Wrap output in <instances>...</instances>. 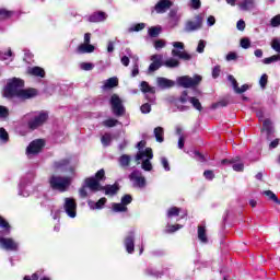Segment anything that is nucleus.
<instances>
[{"instance_id": "obj_15", "label": "nucleus", "mask_w": 280, "mask_h": 280, "mask_svg": "<svg viewBox=\"0 0 280 280\" xmlns=\"http://www.w3.org/2000/svg\"><path fill=\"white\" fill-rule=\"evenodd\" d=\"M130 202H132V196L125 195L121 198L120 203L112 205V209L115 213H124V212L128 211V205H130Z\"/></svg>"}, {"instance_id": "obj_43", "label": "nucleus", "mask_w": 280, "mask_h": 280, "mask_svg": "<svg viewBox=\"0 0 280 280\" xmlns=\"http://www.w3.org/2000/svg\"><path fill=\"white\" fill-rule=\"evenodd\" d=\"M8 117H10V109L0 105V119H8Z\"/></svg>"}, {"instance_id": "obj_21", "label": "nucleus", "mask_w": 280, "mask_h": 280, "mask_svg": "<svg viewBox=\"0 0 280 280\" xmlns=\"http://www.w3.org/2000/svg\"><path fill=\"white\" fill-rule=\"evenodd\" d=\"M183 220L184 218H187V211L182 210L180 208L173 207L167 210V218L168 220H172V218L178 217Z\"/></svg>"}, {"instance_id": "obj_32", "label": "nucleus", "mask_w": 280, "mask_h": 280, "mask_svg": "<svg viewBox=\"0 0 280 280\" xmlns=\"http://www.w3.org/2000/svg\"><path fill=\"white\" fill-rule=\"evenodd\" d=\"M119 84L117 77L109 78L105 81L103 89H115Z\"/></svg>"}, {"instance_id": "obj_25", "label": "nucleus", "mask_w": 280, "mask_h": 280, "mask_svg": "<svg viewBox=\"0 0 280 280\" xmlns=\"http://www.w3.org/2000/svg\"><path fill=\"white\" fill-rule=\"evenodd\" d=\"M95 46L91 44H80L77 48V54H93Z\"/></svg>"}, {"instance_id": "obj_48", "label": "nucleus", "mask_w": 280, "mask_h": 280, "mask_svg": "<svg viewBox=\"0 0 280 280\" xmlns=\"http://www.w3.org/2000/svg\"><path fill=\"white\" fill-rule=\"evenodd\" d=\"M271 49H273V51H277L278 54H280V38H273L271 40Z\"/></svg>"}, {"instance_id": "obj_16", "label": "nucleus", "mask_w": 280, "mask_h": 280, "mask_svg": "<svg viewBox=\"0 0 280 280\" xmlns=\"http://www.w3.org/2000/svg\"><path fill=\"white\" fill-rule=\"evenodd\" d=\"M179 102L182 104H187V102L191 103L194 108H196V110H202V104H200V101L194 96H189L187 94V91H184L179 97Z\"/></svg>"}, {"instance_id": "obj_63", "label": "nucleus", "mask_w": 280, "mask_h": 280, "mask_svg": "<svg viewBox=\"0 0 280 280\" xmlns=\"http://www.w3.org/2000/svg\"><path fill=\"white\" fill-rule=\"evenodd\" d=\"M170 19H180L182 15L178 14V10L172 9L168 13Z\"/></svg>"}, {"instance_id": "obj_34", "label": "nucleus", "mask_w": 280, "mask_h": 280, "mask_svg": "<svg viewBox=\"0 0 280 280\" xmlns=\"http://www.w3.org/2000/svg\"><path fill=\"white\" fill-rule=\"evenodd\" d=\"M142 30H145V23L131 24L127 32L132 34V32H141Z\"/></svg>"}, {"instance_id": "obj_9", "label": "nucleus", "mask_w": 280, "mask_h": 280, "mask_svg": "<svg viewBox=\"0 0 280 280\" xmlns=\"http://www.w3.org/2000/svg\"><path fill=\"white\" fill-rule=\"evenodd\" d=\"M109 104L112 106V113L116 117H121L126 113V107H124V101L117 94H113L109 100Z\"/></svg>"}, {"instance_id": "obj_5", "label": "nucleus", "mask_w": 280, "mask_h": 280, "mask_svg": "<svg viewBox=\"0 0 280 280\" xmlns=\"http://www.w3.org/2000/svg\"><path fill=\"white\" fill-rule=\"evenodd\" d=\"M49 184L52 189L63 192L71 187V177L51 176Z\"/></svg>"}, {"instance_id": "obj_51", "label": "nucleus", "mask_w": 280, "mask_h": 280, "mask_svg": "<svg viewBox=\"0 0 280 280\" xmlns=\"http://www.w3.org/2000/svg\"><path fill=\"white\" fill-rule=\"evenodd\" d=\"M205 47H207V42L205 39L199 40L197 46V52L205 54Z\"/></svg>"}, {"instance_id": "obj_22", "label": "nucleus", "mask_w": 280, "mask_h": 280, "mask_svg": "<svg viewBox=\"0 0 280 280\" xmlns=\"http://www.w3.org/2000/svg\"><path fill=\"white\" fill-rule=\"evenodd\" d=\"M106 19H108V14L104 11L94 12L89 16L90 23H102L106 21Z\"/></svg>"}, {"instance_id": "obj_1", "label": "nucleus", "mask_w": 280, "mask_h": 280, "mask_svg": "<svg viewBox=\"0 0 280 280\" xmlns=\"http://www.w3.org/2000/svg\"><path fill=\"white\" fill-rule=\"evenodd\" d=\"M25 82L19 78L10 79L4 89L5 97H16L18 100L25 101L36 97V90L34 89H23Z\"/></svg>"}, {"instance_id": "obj_49", "label": "nucleus", "mask_w": 280, "mask_h": 280, "mask_svg": "<svg viewBox=\"0 0 280 280\" xmlns=\"http://www.w3.org/2000/svg\"><path fill=\"white\" fill-rule=\"evenodd\" d=\"M178 23H180V18H170L168 27L174 30V27H178Z\"/></svg>"}, {"instance_id": "obj_10", "label": "nucleus", "mask_w": 280, "mask_h": 280, "mask_svg": "<svg viewBox=\"0 0 280 280\" xmlns=\"http://www.w3.org/2000/svg\"><path fill=\"white\" fill-rule=\"evenodd\" d=\"M34 180V175L28 174L23 177L19 185V196H23V198H28L32 189V182Z\"/></svg>"}, {"instance_id": "obj_27", "label": "nucleus", "mask_w": 280, "mask_h": 280, "mask_svg": "<svg viewBox=\"0 0 280 280\" xmlns=\"http://www.w3.org/2000/svg\"><path fill=\"white\" fill-rule=\"evenodd\" d=\"M102 191H105V196H115L119 191V185H106L103 187Z\"/></svg>"}, {"instance_id": "obj_50", "label": "nucleus", "mask_w": 280, "mask_h": 280, "mask_svg": "<svg viewBox=\"0 0 280 280\" xmlns=\"http://www.w3.org/2000/svg\"><path fill=\"white\" fill-rule=\"evenodd\" d=\"M242 49H250V39L248 37H243L241 39Z\"/></svg>"}, {"instance_id": "obj_46", "label": "nucleus", "mask_w": 280, "mask_h": 280, "mask_svg": "<svg viewBox=\"0 0 280 280\" xmlns=\"http://www.w3.org/2000/svg\"><path fill=\"white\" fill-rule=\"evenodd\" d=\"M80 69H82V71H93V69H95V65L91 62H81Z\"/></svg>"}, {"instance_id": "obj_29", "label": "nucleus", "mask_w": 280, "mask_h": 280, "mask_svg": "<svg viewBox=\"0 0 280 280\" xmlns=\"http://www.w3.org/2000/svg\"><path fill=\"white\" fill-rule=\"evenodd\" d=\"M113 139H115V136L110 132H106L101 137V143L103 148H108L110 143H113Z\"/></svg>"}, {"instance_id": "obj_64", "label": "nucleus", "mask_w": 280, "mask_h": 280, "mask_svg": "<svg viewBox=\"0 0 280 280\" xmlns=\"http://www.w3.org/2000/svg\"><path fill=\"white\" fill-rule=\"evenodd\" d=\"M207 25H208V27H213V25H215V16H213V15L208 16Z\"/></svg>"}, {"instance_id": "obj_58", "label": "nucleus", "mask_w": 280, "mask_h": 280, "mask_svg": "<svg viewBox=\"0 0 280 280\" xmlns=\"http://www.w3.org/2000/svg\"><path fill=\"white\" fill-rule=\"evenodd\" d=\"M259 84L261 89H266V85L268 84V74H262L260 77Z\"/></svg>"}, {"instance_id": "obj_28", "label": "nucleus", "mask_w": 280, "mask_h": 280, "mask_svg": "<svg viewBox=\"0 0 280 280\" xmlns=\"http://www.w3.org/2000/svg\"><path fill=\"white\" fill-rule=\"evenodd\" d=\"M104 205H106V198H101L97 202L93 200L88 201V206L90 209L95 210V209H104Z\"/></svg>"}, {"instance_id": "obj_54", "label": "nucleus", "mask_w": 280, "mask_h": 280, "mask_svg": "<svg viewBox=\"0 0 280 280\" xmlns=\"http://www.w3.org/2000/svg\"><path fill=\"white\" fill-rule=\"evenodd\" d=\"M141 113H143V115H148V113H150L152 110V106L150 105V103H145L140 107Z\"/></svg>"}, {"instance_id": "obj_57", "label": "nucleus", "mask_w": 280, "mask_h": 280, "mask_svg": "<svg viewBox=\"0 0 280 280\" xmlns=\"http://www.w3.org/2000/svg\"><path fill=\"white\" fill-rule=\"evenodd\" d=\"M183 225L180 224H175V225H167V233H176V231H179V229L182 228Z\"/></svg>"}, {"instance_id": "obj_7", "label": "nucleus", "mask_w": 280, "mask_h": 280, "mask_svg": "<svg viewBox=\"0 0 280 280\" xmlns=\"http://www.w3.org/2000/svg\"><path fill=\"white\" fill-rule=\"evenodd\" d=\"M202 82V77L196 74L192 78L189 75L178 77L176 83L183 89H195Z\"/></svg>"}, {"instance_id": "obj_24", "label": "nucleus", "mask_w": 280, "mask_h": 280, "mask_svg": "<svg viewBox=\"0 0 280 280\" xmlns=\"http://www.w3.org/2000/svg\"><path fill=\"white\" fill-rule=\"evenodd\" d=\"M226 163L232 164V170H234V172H244V163L237 162V159H232V160L224 159L221 161V165H226Z\"/></svg>"}, {"instance_id": "obj_17", "label": "nucleus", "mask_w": 280, "mask_h": 280, "mask_svg": "<svg viewBox=\"0 0 280 280\" xmlns=\"http://www.w3.org/2000/svg\"><path fill=\"white\" fill-rule=\"evenodd\" d=\"M140 91H142V93H145V98L149 101V102H154L155 100V96H154V93H156V89L155 88H152L150 86V84L145 81H142L140 83Z\"/></svg>"}, {"instance_id": "obj_14", "label": "nucleus", "mask_w": 280, "mask_h": 280, "mask_svg": "<svg viewBox=\"0 0 280 280\" xmlns=\"http://www.w3.org/2000/svg\"><path fill=\"white\" fill-rule=\"evenodd\" d=\"M129 180L132 183V186L137 187L138 189L145 188L147 182H145V177L143 176V173H141V171H133L129 175Z\"/></svg>"}, {"instance_id": "obj_59", "label": "nucleus", "mask_w": 280, "mask_h": 280, "mask_svg": "<svg viewBox=\"0 0 280 280\" xmlns=\"http://www.w3.org/2000/svg\"><path fill=\"white\" fill-rule=\"evenodd\" d=\"M151 61L158 62V65H162L161 62H163V55H152Z\"/></svg>"}, {"instance_id": "obj_26", "label": "nucleus", "mask_w": 280, "mask_h": 280, "mask_svg": "<svg viewBox=\"0 0 280 280\" xmlns=\"http://www.w3.org/2000/svg\"><path fill=\"white\" fill-rule=\"evenodd\" d=\"M198 240L201 244H209V237L207 236V228L199 225L198 226Z\"/></svg>"}, {"instance_id": "obj_35", "label": "nucleus", "mask_w": 280, "mask_h": 280, "mask_svg": "<svg viewBox=\"0 0 280 280\" xmlns=\"http://www.w3.org/2000/svg\"><path fill=\"white\" fill-rule=\"evenodd\" d=\"M132 160V158L128 154H124L119 158V165L120 167H128V165H130V161Z\"/></svg>"}, {"instance_id": "obj_40", "label": "nucleus", "mask_w": 280, "mask_h": 280, "mask_svg": "<svg viewBox=\"0 0 280 280\" xmlns=\"http://www.w3.org/2000/svg\"><path fill=\"white\" fill-rule=\"evenodd\" d=\"M264 195L267 196L269 198V200H272L273 202H276V205H280L279 198L271 190H265Z\"/></svg>"}, {"instance_id": "obj_56", "label": "nucleus", "mask_w": 280, "mask_h": 280, "mask_svg": "<svg viewBox=\"0 0 280 280\" xmlns=\"http://www.w3.org/2000/svg\"><path fill=\"white\" fill-rule=\"evenodd\" d=\"M12 58V50L9 49L7 52L0 51V60H8Z\"/></svg>"}, {"instance_id": "obj_8", "label": "nucleus", "mask_w": 280, "mask_h": 280, "mask_svg": "<svg viewBox=\"0 0 280 280\" xmlns=\"http://www.w3.org/2000/svg\"><path fill=\"white\" fill-rule=\"evenodd\" d=\"M205 22V15L202 13L195 15L192 20H188L185 23L184 32L191 34V32H198L202 30V23Z\"/></svg>"}, {"instance_id": "obj_44", "label": "nucleus", "mask_w": 280, "mask_h": 280, "mask_svg": "<svg viewBox=\"0 0 280 280\" xmlns=\"http://www.w3.org/2000/svg\"><path fill=\"white\" fill-rule=\"evenodd\" d=\"M10 140V136L8 135V131L4 128H0V141L2 143H8Z\"/></svg>"}, {"instance_id": "obj_31", "label": "nucleus", "mask_w": 280, "mask_h": 280, "mask_svg": "<svg viewBox=\"0 0 280 280\" xmlns=\"http://www.w3.org/2000/svg\"><path fill=\"white\" fill-rule=\"evenodd\" d=\"M153 135L158 141V143H163L164 141V135H165V130L163 129V127H156L154 130H153Z\"/></svg>"}, {"instance_id": "obj_23", "label": "nucleus", "mask_w": 280, "mask_h": 280, "mask_svg": "<svg viewBox=\"0 0 280 280\" xmlns=\"http://www.w3.org/2000/svg\"><path fill=\"white\" fill-rule=\"evenodd\" d=\"M156 84L159 86V89H172V86L176 85V82H174L173 80H170L167 78H163V77H159L156 79Z\"/></svg>"}, {"instance_id": "obj_6", "label": "nucleus", "mask_w": 280, "mask_h": 280, "mask_svg": "<svg viewBox=\"0 0 280 280\" xmlns=\"http://www.w3.org/2000/svg\"><path fill=\"white\" fill-rule=\"evenodd\" d=\"M104 176H105L104 168H101L95 174V177H89L85 179V187L90 189V191H102V189H104V186L100 185V180H102Z\"/></svg>"}, {"instance_id": "obj_38", "label": "nucleus", "mask_w": 280, "mask_h": 280, "mask_svg": "<svg viewBox=\"0 0 280 280\" xmlns=\"http://www.w3.org/2000/svg\"><path fill=\"white\" fill-rule=\"evenodd\" d=\"M178 65H180V62L178 61V59H174V58H170L164 62V66L168 67L170 69H174L178 67Z\"/></svg>"}, {"instance_id": "obj_41", "label": "nucleus", "mask_w": 280, "mask_h": 280, "mask_svg": "<svg viewBox=\"0 0 280 280\" xmlns=\"http://www.w3.org/2000/svg\"><path fill=\"white\" fill-rule=\"evenodd\" d=\"M280 60V55H273L262 59V65H272V62H278Z\"/></svg>"}, {"instance_id": "obj_42", "label": "nucleus", "mask_w": 280, "mask_h": 280, "mask_svg": "<svg viewBox=\"0 0 280 280\" xmlns=\"http://www.w3.org/2000/svg\"><path fill=\"white\" fill-rule=\"evenodd\" d=\"M159 34H161V26H152L149 28V36H151V38H156Z\"/></svg>"}, {"instance_id": "obj_62", "label": "nucleus", "mask_w": 280, "mask_h": 280, "mask_svg": "<svg viewBox=\"0 0 280 280\" xmlns=\"http://www.w3.org/2000/svg\"><path fill=\"white\" fill-rule=\"evenodd\" d=\"M161 164L164 167L165 172H170V161H167V158H161Z\"/></svg>"}, {"instance_id": "obj_53", "label": "nucleus", "mask_w": 280, "mask_h": 280, "mask_svg": "<svg viewBox=\"0 0 280 280\" xmlns=\"http://www.w3.org/2000/svg\"><path fill=\"white\" fill-rule=\"evenodd\" d=\"M162 63L159 62H153L149 66V73H152L154 71H159V69H161Z\"/></svg>"}, {"instance_id": "obj_12", "label": "nucleus", "mask_w": 280, "mask_h": 280, "mask_svg": "<svg viewBox=\"0 0 280 280\" xmlns=\"http://www.w3.org/2000/svg\"><path fill=\"white\" fill-rule=\"evenodd\" d=\"M63 211L68 218H75L78 215V203L75 199L67 197L63 199Z\"/></svg>"}, {"instance_id": "obj_60", "label": "nucleus", "mask_w": 280, "mask_h": 280, "mask_svg": "<svg viewBox=\"0 0 280 280\" xmlns=\"http://www.w3.org/2000/svg\"><path fill=\"white\" fill-rule=\"evenodd\" d=\"M10 16H12V12L0 9V19H10Z\"/></svg>"}, {"instance_id": "obj_18", "label": "nucleus", "mask_w": 280, "mask_h": 280, "mask_svg": "<svg viewBox=\"0 0 280 280\" xmlns=\"http://www.w3.org/2000/svg\"><path fill=\"white\" fill-rule=\"evenodd\" d=\"M236 5L242 12H250L257 8V0H237Z\"/></svg>"}, {"instance_id": "obj_19", "label": "nucleus", "mask_w": 280, "mask_h": 280, "mask_svg": "<svg viewBox=\"0 0 280 280\" xmlns=\"http://www.w3.org/2000/svg\"><path fill=\"white\" fill-rule=\"evenodd\" d=\"M173 2L172 0H160L155 5L154 10L156 14H165L170 8H172Z\"/></svg>"}, {"instance_id": "obj_47", "label": "nucleus", "mask_w": 280, "mask_h": 280, "mask_svg": "<svg viewBox=\"0 0 280 280\" xmlns=\"http://www.w3.org/2000/svg\"><path fill=\"white\" fill-rule=\"evenodd\" d=\"M43 272H44L43 270H38L32 276H25L23 280H38L39 277H43Z\"/></svg>"}, {"instance_id": "obj_36", "label": "nucleus", "mask_w": 280, "mask_h": 280, "mask_svg": "<svg viewBox=\"0 0 280 280\" xmlns=\"http://www.w3.org/2000/svg\"><path fill=\"white\" fill-rule=\"evenodd\" d=\"M189 155L192 158V159H196V161H199V163H206L207 162V158H205L202 155V153H199L198 151H190L189 152Z\"/></svg>"}, {"instance_id": "obj_45", "label": "nucleus", "mask_w": 280, "mask_h": 280, "mask_svg": "<svg viewBox=\"0 0 280 280\" xmlns=\"http://www.w3.org/2000/svg\"><path fill=\"white\" fill-rule=\"evenodd\" d=\"M145 275H148L149 277H156V279H159V277L163 276V273H161L160 271H158L153 268H148L145 270Z\"/></svg>"}, {"instance_id": "obj_33", "label": "nucleus", "mask_w": 280, "mask_h": 280, "mask_svg": "<svg viewBox=\"0 0 280 280\" xmlns=\"http://www.w3.org/2000/svg\"><path fill=\"white\" fill-rule=\"evenodd\" d=\"M262 131L267 133V137L272 135L273 128H272V121H270V119H265L264 120Z\"/></svg>"}, {"instance_id": "obj_4", "label": "nucleus", "mask_w": 280, "mask_h": 280, "mask_svg": "<svg viewBox=\"0 0 280 280\" xmlns=\"http://www.w3.org/2000/svg\"><path fill=\"white\" fill-rule=\"evenodd\" d=\"M49 115L46 112L31 113L24 116L25 120H28V128L31 130H36L40 128L45 121H47Z\"/></svg>"}, {"instance_id": "obj_52", "label": "nucleus", "mask_w": 280, "mask_h": 280, "mask_svg": "<svg viewBox=\"0 0 280 280\" xmlns=\"http://www.w3.org/2000/svg\"><path fill=\"white\" fill-rule=\"evenodd\" d=\"M270 25H271V27H280V14L273 16L270 20Z\"/></svg>"}, {"instance_id": "obj_3", "label": "nucleus", "mask_w": 280, "mask_h": 280, "mask_svg": "<svg viewBox=\"0 0 280 280\" xmlns=\"http://www.w3.org/2000/svg\"><path fill=\"white\" fill-rule=\"evenodd\" d=\"M152 159H154V154L150 148H147L144 151H139L136 154V162L138 165L141 164V170L144 172H152Z\"/></svg>"}, {"instance_id": "obj_37", "label": "nucleus", "mask_w": 280, "mask_h": 280, "mask_svg": "<svg viewBox=\"0 0 280 280\" xmlns=\"http://www.w3.org/2000/svg\"><path fill=\"white\" fill-rule=\"evenodd\" d=\"M56 170H67L69 167V160H60L55 162Z\"/></svg>"}, {"instance_id": "obj_39", "label": "nucleus", "mask_w": 280, "mask_h": 280, "mask_svg": "<svg viewBox=\"0 0 280 280\" xmlns=\"http://www.w3.org/2000/svg\"><path fill=\"white\" fill-rule=\"evenodd\" d=\"M103 126H105V128H115V126H117V124H119V120L115 119V118H109L104 120Z\"/></svg>"}, {"instance_id": "obj_61", "label": "nucleus", "mask_w": 280, "mask_h": 280, "mask_svg": "<svg viewBox=\"0 0 280 280\" xmlns=\"http://www.w3.org/2000/svg\"><path fill=\"white\" fill-rule=\"evenodd\" d=\"M154 47L155 49L159 51L160 49H163V47H165V40L163 39H158L154 43Z\"/></svg>"}, {"instance_id": "obj_11", "label": "nucleus", "mask_w": 280, "mask_h": 280, "mask_svg": "<svg viewBox=\"0 0 280 280\" xmlns=\"http://www.w3.org/2000/svg\"><path fill=\"white\" fill-rule=\"evenodd\" d=\"M174 49L172 50V56L174 58H179V60H191V55L185 51V44L183 42H173Z\"/></svg>"}, {"instance_id": "obj_55", "label": "nucleus", "mask_w": 280, "mask_h": 280, "mask_svg": "<svg viewBox=\"0 0 280 280\" xmlns=\"http://www.w3.org/2000/svg\"><path fill=\"white\" fill-rule=\"evenodd\" d=\"M203 176L206 180H213V178H215L213 171H205Z\"/></svg>"}, {"instance_id": "obj_2", "label": "nucleus", "mask_w": 280, "mask_h": 280, "mask_svg": "<svg viewBox=\"0 0 280 280\" xmlns=\"http://www.w3.org/2000/svg\"><path fill=\"white\" fill-rule=\"evenodd\" d=\"M10 223L0 217V248L16 253L19 250V242L12 237H5L10 235Z\"/></svg>"}, {"instance_id": "obj_13", "label": "nucleus", "mask_w": 280, "mask_h": 280, "mask_svg": "<svg viewBox=\"0 0 280 280\" xmlns=\"http://www.w3.org/2000/svg\"><path fill=\"white\" fill-rule=\"evenodd\" d=\"M43 148H45V140L37 139L32 141L26 148V154L28 159H32V156H36V154L40 153Z\"/></svg>"}, {"instance_id": "obj_20", "label": "nucleus", "mask_w": 280, "mask_h": 280, "mask_svg": "<svg viewBox=\"0 0 280 280\" xmlns=\"http://www.w3.org/2000/svg\"><path fill=\"white\" fill-rule=\"evenodd\" d=\"M125 248L129 255L135 253V231L128 232L127 236L125 237Z\"/></svg>"}, {"instance_id": "obj_30", "label": "nucleus", "mask_w": 280, "mask_h": 280, "mask_svg": "<svg viewBox=\"0 0 280 280\" xmlns=\"http://www.w3.org/2000/svg\"><path fill=\"white\" fill-rule=\"evenodd\" d=\"M30 75H35L36 78H45V70L40 67L28 68Z\"/></svg>"}]
</instances>
